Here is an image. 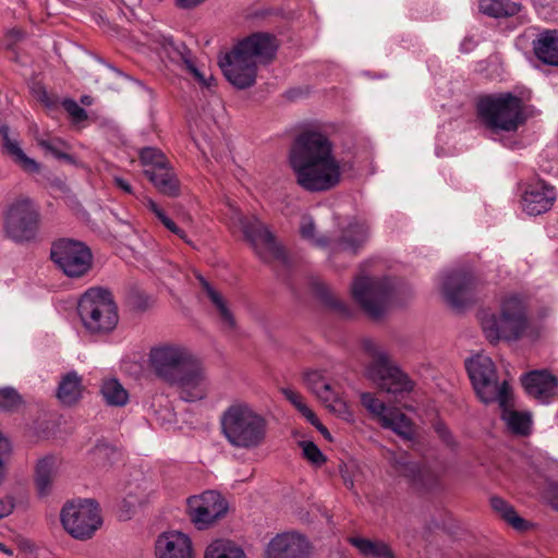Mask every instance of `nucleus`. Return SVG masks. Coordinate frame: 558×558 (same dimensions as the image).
<instances>
[{
  "label": "nucleus",
  "mask_w": 558,
  "mask_h": 558,
  "mask_svg": "<svg viewBox=\"0 0 558 558\" xmlns=\"http://www.w3.org/2000/svg\"><path fill=\"white\" fill-rule=\"evenodd\" d=\"M289 166L296 183L308 192H325L341 180V165L329 138L319 132L299 135L289 151Z\"/></svg>",
  "instance_id": "nucleus-1"
},
{
  "label": "nucleus",
  "mask_w": 558,
  "mask_h": 558,
  "mask_svg": "<svg viewBox=\"0 0 558 558\" xmlns=\"http://www.w3.org/2000/svg\"><path fill=\"white\" fill-rule=\"evenodd\" d=\"M476 318L488 342H517L530 329L527 298L513 291L502 293L495 308H481Z\"/></svg>",
  "instance_id": "nucleus-2"
},
{
  "label": "nucleus",
  "mask_w": 558,
  "mask_h": 558,
  "mask_svg": "<svg viewBox=\"0 0 558 558\" xmlns=\"http://www.w3.org/2000/svg\"><path fill=\"white\" fill-rule=\"evenodd\" d=\"M275 38L262 33L241 40L219 59L226 78L236 88L244 89L255 84L257 69L268 63L276 53Z\"/></svg>",
  "instance_id": "nucleus-3"
},
{
  "label": "nucleus",
  "mask_w": 558,
  "mask_h": 558,
  "mask_svg": "<svg viewBox=\"0 0 558 558\" xmlns=\"http://www.w3.org/2000/svg\"><path fill=\"white\" fill-rule=\"evenodd\" d=\"M221 434L235 449L254 450L267 438V418L251 403L233 400L220 415Z\"/></svg>",
  "instance_id": "nucleus-4"
},
{
  "label": "nucleus",
  "mask_w": 558,
  "mask_h": 558,
  "mask_svg": "<svg viewBox=\"0 0 558 558\" xmlns=\"http://www.w3.org/2000/svg\"><path fill=\"white\" fill-rule=\"evenodd\" d=\"M77 312L83 326L92 333H109L119 322L111 293L100 288H92L81 296Z\"/></svg>",
  "instance_id": "nucleus-5"
},
{
  "label": "nucleus",
  "mask_w": 558,
  "mask_h": 558,
  "mask_svg": "<svg viewBox=\"0 0 558 558\" xmlns=\"http://www.w3.org/2000/svg\"><path fill=\"white\" fill-rule=\"evenodd\" d=\"M477 111L485 125L494 131L514 132L525 121L523 101L511 93L481 98Z\"/></svg>",
  "instance_id": "nucleus-6"
},
{
  "label": "nucleus",
  "mask_w": 558,
  "mask_h": 558,
  "mask_svg": "<svg viewBox=\"0 0 558 558\" xmlns=\"http://www.w3.org/2000/svg\"><path fill=\"white\" fill-rule=\"evenodd\" d=\"M299 231L302 239L313 246L328 251L331 259L340 253L354 255L368 239L366 223L355 220L348 225L339 240L330 242L325 236L316 234V225L310 215L302 216Z\"/></svg>",
  "instance_id": "nucleus-7"
},
{
  "label": "nucleus",
  "mask_w": 558,
  "mask_h": 558,
  "mask_svg": "<svg viewBox=\"0 0 558 558\" xmlns=\"http://www.w3.org/2000/svg\"><path fill=\"white\" fill-rule=\"evenodd\" d=\"M363 349L371 360L366 376L383 390L398 395L413 389V383L408 375L391 362L388 353L375 341H363Z\"/></svg>",
  "instance_id": "nucleus-8"
},
{
  "label": "nucleus",
  "mask_w": 558,
  "mask_h": 558,
  "mask_svg": "<svg viewBox=\"0 0 558 558\" xmlns=\"http://www.w3.org/2000/svg\"><path fill=\"white\" fill-rule=\"evenodd\" d=\"M40 228V213L36 203L27 196L12 199L3 213V230L10 240L26 243L35 240Z\"/></svg>",
  "instance_id": "nucleus-9"
},
{
  "label": "nucleus",
  "mask_w": 558,
  "mask_h": 558,
  "mask_svg": "<svg viewBox=\"0 0 558 558\" xmlns=\"http://www.w3.org/2000/svg\"><path fill=\"white\" fill-rule=\"evenodd\" d=\"M352 295L372 317L383 316L398 303L395 284L387 278L357 277L352 283Z\"/></svg>",
  "instance_id": "nucleus-10"
},
{
  "label": "nucleus",
  "mask_w": 558,
  "mask_h": 558,
  "mask_svg": "<svg viewBox=\"0 0 558 558\" xmlns=\"http://www.w3.org/2000/svg\"><path fill=\"white\" fill-rule=\"evenodd\" d=\"M465 366L473 388L483 403H494L511 390L506 379H499L496 366L488 355L476 354L466 360Z\"/></svg>",
  "instance_id": "nucleus-11"
},
{
  "label": "nucleus",
  "mask_w": 558,
  "mask_h": 558,
  "mask_svg": "<svg viewBox=\"0 0 558 558\" xmlns=\"http://www.w3.org/2000/svg\"><path fill=\"white\" fill-rule=\"evenodd\" d=\"M194 357L185 345L163 342L149 350L147 365L157 378L169 385Z\"/></svg>",
  "instance_id": "nucleus-12"
},
{
  "label": "nucleus",
  "mask_w": 558,
  "mask_h": 558,
  "mask_svg": "<svg viewBox=\"0 0 558 558\" xmlns=\"http://www.w3.org/2000/svg\"><path fill=\"white\" fill-rule=\"evenodd\" d=\"M60 517L64 530L81 541L90 538L102 523L97 504L89 499L66 504Z\"/></svg>",
  "instance_id": "nucleus-13"
},
{
  "label": "nucleus",
  "mask_w": 558,
  "mask_h": 558,
  "mask_svg": "<svg viewBox=\"0 0 558 558\" xmlns=\"http://www.w3.org/2000/svg\"><path fill=\"white\" fill-rule=\"evenodd\" d=\"M231 220L233 226L241 229L260 259L270 262L283 258V251L274 234L256 216L244 217L236 211Z\"/></svg>",
  "instance_id": "nucleus-14"
},
{
  "label": "nucleus",
  "mask_w": 558,
  "mask_h": 558,
  "mask_svg": "<svg viewBox=\"0 0 558 558\" xmlns=\"http://www.w3.org/2000/svg\"><path fill=\"white\" fill-rule=\"evenodd\" d=\"M53 263L70 278H80L92 268L93 255L90 250L80 241L60 239L51 246Z\"/></svg>",
  "instance_id": "nucleus-15"
},
{
  "label": "nucleus",
  "mask_w": 558,
  "mask_h": 558,
  "mask_svg": "<svg viewBox=\"0 0 558 558\" xmlns=\"http://www.w3.org/2000/svg\"><path fill=\"white\" fill-rule=\"evenodd\" d=\"M169 386L174 387L179 398L189 403L203 401L211 392L207 369L195 357Z\"/></svg>",
  "instance_id": "nucleus-16"
},
{
  "label": "nucleus",
  "mask_w": 558,
  "mask_h": 558,
  "mask_svg": "<svg viewBox=\"0 0 558 558\" xmlns=\"http://www.w3.org/2000/svg\"><path fill=\"white\" fill-rule=\"evenodd\" d=\"M189 514L198 529H205L223 518L228 510L226 498L215 490H207L187 500Z\"/></svg>",
  "instance_id": "nucleus-17"
},
{
  "label": "nucleus",
  "mask_w": 558,
  "mask_h": 558,
  "mask_svg": "<svg viewBox=\"0 0 558 558\" xmlns=\"http://www.w3.org/2000/svg\"><path fill=\"white\" fill-rule=\"evenodd\" d=\"M361 402L369 413L378 418L383 427L391 429L405 439L413 437V424L404 413L398 409L387 408L383 401L369 392L361 395Z\"/></svg>",
  "instance_id": "nucleus-18"
},
{
  "label": "nucleus",
  "mask_w": 558,
  "mask_h": 558,
  "mask_svg": "<svg viewBox=\"0 0 558 558\" xmlns=\"http://www.w3.org/2000/svg\"><path fill=\"white\" fill-rule=\"evenodd\" d=\"M265 556L266 558H313L314 547L303 534L284 532L269 541Z\"/></svg>",
  "instance_id": "nucleus-19"
},
{
  "label": "nucleus",
  "mask_w": 558,
  "mask_h": 558,
  "mask_svg": "<svg viewBox=\"0 0 558 558\" xmlns=\"http://www.w3.org/2000/svg\"><path fill=\"white\" fill-rule=\"evenodd\" d=\"M475 286L476 280L472 275L453 271L441 277L439 289L445 301L458 308L472 301Z\"/></svg>",
  "instance_id": "nucleus-20"
},
{
  "label": "nucleus",
  "mask_w": 558,
  "mask_h": 558,
  "mask_svg": "<svg viewBox=\"0 0 558 558\" xmlns=\"http://www.w3.org/2000/svg\"><path fill=\"white\" fill-rule=\"evenodd\" d=\"M556 189L544 180H535L523 185L521 207L530 216L542 215L554 206Z\"/></svg>",
  "instance_id": "nucleus-21"
},
{
  "label": "nucleus",
  "mask_w": 558,
  "mask_h": 558,
  "mask_svg": "<svg viewBox=\"0 0 558 558\" xmlns=\"http://www.w3.org/2000/svg\"><path fill=\"white\" fill-rule=\"evenodd\" d=\"M160 53L173 62H182L184 69L204 87H210L214 77L210 73L197 68L194 63L190 50L183 43H175L170 37L162 36L160 41Z\"/></svg>",
  "instance_id": "nucleus-22"
},
{
  "label": "nucleus",
  "mask_w": 558,
  "mask_h": 558,
  "mask_svg": "<svg viewBox=\"0 0 558 558\" xmlns=\"http://www.w3.org/2000/svg\"><path fill=\"white\" fill-rule=\"evenodd\" d=\"M526 393L542 404H547L557 395L558 379L546 369L532 371L522 376Z\"/></svg>",
  "instance_id": "nucleus-23"
},
{
  "label": "nucleus",
  "mask_w": 558,
  "mask_h": 558,
  "mask_svg": "<svg viewBox=\"0 0 558 558\" xmlns=\"http://www.w3.org/2000/svg\"><path fill=\"white\" fill-rule=\"evenodd\" d=\"M156 558H195L192 539L179 532H165L155 543Z\"/></svg>",
  "instance_id": "nucleus-24"
},
{
  "label": "nucleus",
  "mask_w": 558,
  "mask_h": 558,
  "mask_svg": "<svg viewBox=\"0 0 558 558\" xmlns=\"http://www.w3.org/2000/svg\"><path fill=\"white\" fill-rule=\"evenodd\" d=\"M497 403L500 409V418L505 423L507 429L515 435L525 436L532 429V415L529 411H518L514 408L512 389L498 398Z\"/></svg>",
  "instance_id": "nucleus-25"
},
{
  "label": "nucleus",
  "mask_w": 558,
  "mask_h": 558,
  "mask_svg": "<svg viewBox=\"0 0 558 558\" xmlns=\"http://www.w3.org/2000/svg\"><path fill=\"white\" fill-rule=\"evenodd\" d=\"M0 137L3 153L8 155L16 166L29 174L40 172V163L28 157L22 149L17 133L11 131L7 125H0Z\"/></svg>",
  "instance_id": "nucleus-26"
},
{
  "label": "nucleus",
  "mask_w": 558,
  "mask_h": 558,
  "mask_svg": "<svg viewBox=\"0 0 558 558\" xmlns=\"http://www.w3.org/2000/svg\"><path fill=\"white\" fill-rule=\"evenodd\" d=\"M63 459L58 454H46L35 464L34 483L39 496H48L54 480L61 471Z\"/></svg>",
  "instance_id": "nucleus-27"
},
{
  "label": "nucleus",
  "mask_w": 558,
  "mask_h": 558,
  "mask_svg": "<svg viewBox=\"0 0 558 558\" xmlns=\"http://www.w3.org/2000/svg\"><path fill=\"white\" fill-rule=\"evenodd\" d=\"M198 279L204 293L213 306V311L218 319L220 327L226 331H233L236 327V320L230 307L229 301L205 278L198 277Z\"/></svg>",
  "instance_id": "nucleus-28"
},
{
  "label": "nucleus",
  "mask_w": 558,
  "mask_h": 558,
  "mask_svg": "<svg viewBox=\"0 0 558 558\" xmlns=\"http://www.w3.org/2000/svg\"><path fill=\"white\" fill-rule=\"evenodd\" d=\"M313 395H315L330 412L347 422H353L354 416L352 411L350 410L347 401L340 396L337 387L331 384L330 379H328L323 386H319V389H316Z\"/></svg>",
  "instance_id": "nucleus-29"
},
{
  "label": "nucleus",
  "mask_w": 558,
  "mask_h": 558,
  "mask_svg": "<svg viewBox=\"0 0 558 558\" xmlns=\"http://www.w3.org/2000/svg\"><path fill=\"white\" fill-rule=\"evenodd\" d=\"M533 50L542 62L558 65V29L541 32L533 41Z\"/></svg>",
  "instance_id": "nucleus-30"
},
{
  "label": "nucleus",
  "mask_w": 558,
  "mask_h": 558,
  "mask_svg": "<svg viewBox=\"0 0 558 558\" xmlns=\"http://www.w3.org/2000/svg\"><path fill=\"white\" fill-rule=\"evenodd\" d=\"M146 177L156 186V189L168 196L175 197L180 193L179 182L169 167L168 160L156 171L147 170Z\"/></svg>",
  "instance_id": "nucleus-31"
},
{
  "label": "nucleus",
  "mask_w": 558,
  "mask_h": 558,
  "mask_svg": "<svg viewBox=\"0 0 558 558\" xmlns=\"http://www.w3.org/2000/svg\"><path fill=\"white\" fill-rule=\"evenodd\" d=\"M146 177L156 186V189L168 196L175 197L180 193L179 182L169 167L168 160L156 171L147 170Z\"/></svg>",
  "instance_id": "nucleus-32"
},
{
  "label": "nucleus",
  "mask_w": 558,
  "mask_h": 558,
  "mask_svg": "<svg viewBox=\"0 0 558 558\" xmlns=\"http://www.w3.org/2000/svg\"><path fill=\"white\" fill-rule=\"evenodd\" d=\"M203 558H247L244 549L229 538H215L207 544Z\"/></svg>",
  "instance_id": "nucleus-33"
},
{
  "label": "nucleus",
  "mask_w": 558,
  "mask_h": 558,
  "mask_svg": "<svg viewBox=\"0 0 558 558\" xmlns=\"http://www.w3.org/2000/svg\"><path fill=\"white\" fill-rule=\"evenodd\" d=\"M83 395L82 377L76 372H69L59 383L57 397L61 403L72 405L76 403Z\"/></svg>",
  "instance_id": "nucleus-34"
},
{
  "label": "nucleus",
  "mask_w": 558,
  "mask_h": 558,
  "mask_svg": "<svg viewBox=\"0 0 558 558\" xmlns=\"http://www.w3.org/2000/svg\"><path fill=\"white\" fill-rule=\"evenodd\" d=\"M100 393L108 405L124 407L129 402V392L116 378H106L100 386Z\"/></svg>",
  "instance_id": "nucleus-35"
},
{
  "label": "nucleus",
  "mask_w": 558,
  "mask_h": 558,
  "mask_svg": "<svg viewBox=\"0 0 558 558\" xmlns=\"http://www.w3.org/2000/svg\"><path fill=\"white\" fill-rule=\"evenodd\" d=\"M490 506L494 511L514 530L524 531L527 529L529 523L523 518H521L514 508L502 498L497 496L492 497Z\"/></svg>",
  "instance_id": "nucleus-36"
},
{
  "label": "nucleus",
  "mask_w": 558,
  "mask_h": 558,
  "mask_svg": "<svg viewBox=\"0 0 558 558\" xmlns=\"http://www.w3.org/2000/svg\"><path fill=\"white\" fill-rule=\"evenodd\" d=\"M480 9L494 17L512 16L520 11L521 4L518 0H481Z\"/></svg>",
  "instance_id": "nucleus-37"
},
{
  "label": "nucleus",
  "mask_w": 558,
  "mask_h": 558,
  "mask_svg": "<svg viewBox=\"0 0 558 558\" xmlns=\"http://www.w3.org/2000/svg\"><path fill=\"white\" fill-rule=\"evenodd\" d=\"M351 543L367 558H395L391 548L383 542L356 537Z\"/></svg>",
  "instance_id": "nucleus-38"
},
{
  "label": "nucleus",
  "mask_w": 558,
  "mask_h": 558,
  "mask_svg": "<svg viewBox=\"0 0 558 558\" xmlns=\"http://www.w3.org/2000/svg\"><path fill=\"white\" fill-rule=\"evenodd\" d=\"M145 206L159 219V221L173 234H175L178 238H180L182 241H184L187 245H191L192 247H195L194 243L191 239L186 235L184 230L179 228L175 222L167 216L165 210L159 207V205L154 202L151 198H146L144 201Z\"/></svg>",
  "instance_id": "nucleus-39"
},
{
  "label": "nucleus",
  "mask_w": 558,
  "mask_h": 558,
  "mask_svg": "<svg viewBox=\"0 0 558 558\" xmlns=\"http://www.w3.org/2000/svg\"><path fill=\"white\" fill-rule=\"evenodd\" d=\"M140 160L146 175L147 170L156 171L159 167H162L167 158L161 150L155 147H145L140 151Z\"/></svg>",
  "instance_id": "nucleus-40"
},
{
  "label": "nucleus",
  "mask_w": 558,
  "mask_h": 558,
  "mask_svg": "<svg viewBox=\"0 0 558 558\" xmlns=\"http://www.w3.org/2000/svg\"><path fill=\"white\" fill-rule=\"evenodd\" d=\"M22 404V398L17 391L11 387L0 388V411L11 412Z\"/></svg>",
  "instance_id": "nucleus-41"
},
{
  "label": "nucleus",
  "mask_w": 558,
  "mask_h": 558,
  "mask_svg": "<svg viewBox=\"0 0 558 558\" xmlns=\"http://www.w3.org/2000/svg\"><path fill=\"white\" fill-rule=\"evenodd\" d=\"M303 379L307 389L314 393L319 386H323L329 378L326 375V371L311 368L303 373Z\"/></svg>",
  "instance_id": "nucleus-42"
},
{
  "label": "nucleus",
  "mask_w": 558,
  "mask_h": 558,
  "mask_svg": "<svg viewBox=\"0 0 558 558\" xmlns=\"http://www.w3.org/2000/svg\"><path fill=\"white\" fill-rule=\"evenodd\" d=\"M439 478V473L427 468H415L413 470V480L416 483L422 484L423 486H430L435 484Z\"/></svg>",
  "instance_id": "nucleus-43"
},
{
  "label": "nucleus",
  "mask_w": 558,
  "mask_h": 558,
  "mask_svg": "<svg viewBox=\"0 0 558 558\" xmlns=\"http://www.w3.org/2000/svg\"><path fill=\"white\" fill-rule=\"evenodd\" d=\"M304 457L313 464L320 465L325 462V457L320 449L312 441H301Z\"/></svg>",
  "instance_id": "nucleus-44"
},
{
  "label": "nucleus",
  "mask_w": 558,
  "mask_h": 558,
  "mask_svg": "<svg viewBox=\"0 0 558 558\" xmlns=\"http://www.w3.org/2000/svg\"><path fill=\"white\" fill-rule=\"evenodd\" d=\"M37 143L43 149H45L47 153H50L57 158H69V155L62 151L63 143L59 140L38 138Z\"/></svg>",
  "instance_id": "nucleus-45"
},
{
  "label": "nucleus",
  "mask_w": 558,
  "mask_h": 558,
  "mask_svg": "<svg viewBox=\"0 0 558 558\" xmlns=\"http://www.w3.org/2000/svg\"><path fill=\"white\" fill-rule=\"evenodd\" d=\"M125 504L129 507H136L146 501V493L145 489H140L138 486L129 485L125 499Z\"/></svg>",
  "instance_id": "nucleus-46"
},
{
  "label": "nucleus",
  "mask_w": 558,
  "mask_h": 558,
  "mask_svg": "<svg viewBox=\"0 0 558 558\" xmlns=\"http://www.w3.org/2000/svg\"><path fill=\"white\" fill-rule=\"evenodd\" d=\"M63 107L66 112L72 117V119L76 122H81L87 118L86 111L78 106V104L72 99H66L63 101Z\"/></svg>",
  "instance_id": "nucleus-47"
},
{
  "label": "nucleus",
  "mask_w": 558,
  "mask_h": 558,
  "mask_svg": "<svg viewBox=\"0 0 558 558\" xmlns=\"http://www.w3.org/2000/svg\"><path fill=\"white\" fill-rule=\"evenodd\" d=\"M14 509V500L12 497H4L0 499V519L9 515Z\"/></svg>",
  "instance_id": "nucleus-48"
},
{
  "label": "nucleus",
  "mask_w": 558,
  "mask_h": 558,
  "mask_svg": "<svg viewBox=\"0 0 558 558\" xmlns=\"http://www.w3.org/2000/svg\"><path fill=\"white\" fill-rule=\"evenodd\" d=\"M294 408L307 420H314L315 413L307 407L304 401V397H302L299 401L295 402Z\"/></svg>",
  "instance_id": "nucleus-49"
},
{
  "label": "nucleus",
  "mask_w": 558,
  "mask_h": 558,
  "mask_svg": "<svg viewBox=\"0 0 558 558\" xmlns=\"http://www.w3.org/2000/svg\"><path fill=\"white\" fill-rule=\"evenodd\" d=\"M281 392L286 397V399L293 405L303 397L300 392L291 388H282Z\"/></svg>",
  "instance_id": "nucleus-50"
},
{
  "label": "nucleus",
  "mask_w": 558,
  "mask_h": 558,
  "mask_svg": "<svg viewBox=\"0 0 558 558\" xmlns=\"http://www.w3.org/2000/svg\"><path fill=\"white\" fill-rule=\"evenodd\" d=\"M113 182L124 193H126V194L133 193V189H132L131 184L125 179H123L121 177H113Z\"/></svg>",
  "instance_id": "nucleus-51"
},
{
  "label": "nucleus",
  "mask_w": 558,
  "mask_h": 558,
  "mask_svg": "<svg viewBox=\"0 0 558 558\" xmlns=\"http://www.w3.org/2000/svg\"><path fill=\"white\" fill-rule=\"evenodd\" d=\"M313 426L317 428V430L327 439L331 440V435L328 429L319 422V420L314 415V420L308 421Z\"/></svg>",
  "instance_id": "nucleus-52"
},
{
  "label": "nucleus",
  "mask_w": 558,
  "mask_h": 558,
  "mask_svg": "<svg viewBox=\"0 0 558 558\" xmlns=\"http://www.w3.org/2000/svg\"><path fill=\"white\" fill-rule=\"evenodd\" d=\"M205 0H175V3L181 9H191L199 5Z\"/></svg>",
  "instance_id": "nucleus-53"
},
{
  "label": "nucleus",
  "mask_w": 558,
  "mask_h": 558,
  "mask_svg": "<svg viewBox=\"0 0 558 558\" xmlns=\"http://www.w3.org/2000/svg\"><path fill=\"white\" fill-rule=\"evenodd\" d=\"M548 497L551 505L558 509V484H551L548 490Z\"/></svg>",
  "instance_id": "nucleus-54"
},
{
  "label": "nucleus",
  "mask_w": 558,
  "mask_h": 558,
  "mask_svg": "<svg viewBox=\"0 0 558 558\" xmlns=\"http://www.w3.org/2000/svg\"><path fill=\"white\" fill-rule=\"evenodd\" d=\"M435 429L445 441H447V442L449 441V432L444 424H441V423L436 424Z\"/></svg>",
  "instance_id": "nucleus-55"
},
{
  "label": "nucleus",
  "mask_w": 558,
  "mask_h": 558,
  "mask_svg": "<svg viewBox=\"0 0 558 558\" xmlns=\"http://www.w3.org/2000/svg\"><path fill=\"white\" fill-rule=\"evenodd\" d=\"M0 551L4 553L8 556L13 555V550L9 547H7L3 543H0Z\"/></svg>",
  "instance_id": "nucleus-56"
},
{
  "label": "nucleus",
  "mask_w": 558,
  "mask_h": 558,
  "mask_svg": "<svg viewBox=\"0 0 558 558\" xmlns=\"http://www.w3.org/2000/svg\"><path fill=\"white\" fill-rule=\"evenodd\" d=\"M81 101L84 104V105H90V100H89V97L88 96H84L82 97Z\"/></svg>",
  "instance_id": "nucleus-57"
},
{
  "label": "nucleus",
  "mask_w": 558,
  "mask_h": 558,
  "mask_svg": "<svg viewBox=\"0 0 558 558\" xmlns=\"http://www.w3.org/2000/svg\"><path fill=\"white\" fill-rule=\"evenodd\" d=\"M46 99H47V95H46V92H43V97H41V100H43V101H46Z\"/></svg>",
  "instance_id": "nucleus-58"
}]
</instances>
